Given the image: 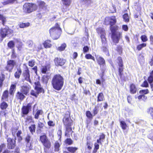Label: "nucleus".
<instances>
[{
	"instance_id": "nucleus-64",
	"label": "nucleus",
	"mask_w": 153,
	"mask_h": 153,
	"mask_svg": "<svg viewBox=\"0 0 153 153\" xmlns=\"http://www.w3.org/2000/svg\"><path fill=\"white\" fill-rule=\"evenodd\" d=\"M35 64V62L34 60H31L28 62V65L30 67H33Z\"/></svg>"
},
{
	"instance_id": "nucleus-46",
	"label": "nucleus",
	"mask_w": 153,
	"mask_h": 153,
	"mask_svg": "<svg viewBox=\"0 0 153 153\" xmlns=\"http://www.w3.org/2000/svg\"><path fill=\"white\" fill-rule=\"evenodd\" d=\"M110 29L111 32V34L115 33H116L117 32H116V31L118 29V27L116 26H110Z\"/></svg>"
},
{
	"instance_id": "nucleus-39",
	"label": "nucleus",
	"mask_w": 153,
	"mask_h": 153,
	"mask_svg": "<svg viewBox=\"0 0 153 153\" xmlns=\"http://www.w3.org/2000/svg\"><path fill=\"white\" fill-rule=\"evenodd\" d=\"M147 44L146 43H143L137 45L136 49L138 51L141 50L143 48L146 46Z\"/></svg>"
},
{
	"instance_id": "nucleus-3",
	"label": "nucleus",
	"mask_w": 153,
	"mask_h": 153,
	"mask_svg": "<svg viewBox=\"0 0 153 153\" xmlns=\"http://www.w3.org/2000/svg\"><path fill=\"white\" fill-rule=\"evenodd\" d=\"M50 36L53 40L59 39L61 33L62 29L58 23L55 24V26L51 28L49 30Z\"/></svg>"
},
{
	"instance_id": "nucleus-13",
	"label": "nucleus",
	"mask_w": 153,
	"mask_h": 153,
	"mask_svg": "<svg viewBox=\"0 0 153 153\" xmlns=\"http://www.w3.org/2000/svg\"><path fill=\"white\" fill-rule=\"evenodd\" d=\"M7 147L9 149H13L16 146V139L9 137L7 139Z\"/></svg>"
},
{
	"instance_id": "nucleus-6",
	"label": "nucleus",
	"mask_w": 153,
	"mask_h": 153,
	"mask_svg": "<svg viewBox=\"0 0 153 153\" xmlns=\"http://www.w3.org/2000/svg\"><path fill=\"white\" fill-rule=\"evenodd\" d=\"M34 83L35 85L34 89L36 91L33 90H32L30 92V94L36 98L39 94L40 93L44 94L45 91L43 88L41 87L40 82L38 81L35 82Z\"/></svg>"
},
{
	"instance_id": "nucleus-16",
	"label": "nucleus",
	"mask_w": 153,
	"mask_h": 153,
	"mask_svg": "<svg viewBox=\"0 0 153 153\" xmlns=\"http://www.w3.org/2000/svg\"><path fill=\"white\" fill-rule=\"evenodd\" d=\"M53 61L55 65L56 66H63L66 62L65 59L58 57H55L53 60Z\"/></svg>"
},
{
	"instance_id": "nucleus-55",
	"label": "nucleus",
	"mask_w": 153,
	"mask_h": 153,
	"mask_svg": "<svg viewBox=\"0 0 153 153\" xmlns=\"http://www.w3.org/2000/svg\"><path fill=\"white\" fill-rule=\"evenodd\" d=\"M105 35H101L100 37L101 39L102 43V44L105 45L106 44V39L105 36Z\"/></svg>"
},
{
	"instance_id": "nucleus-41",
	"label": "nucleus",
	"mask_w": 153,
	"mask_h": 153,
	"mask_svg": "<svg viewBox=\"0 0 153 153\" xmlns=\"http://www.w3.org/2000/svg\"><path fill=\"white\" fill-rule=\"evenodd\" d=\"M61 1L63 4L66 7H69L72 2L71 0H61Z\"/></svg>"
},
{
	"instance_id": "nucleus-29",
	"label": "nucleus",
	"mask_w": 153,
	"mask_h": 153,
	"mask_svg": "<svg viewBox=\"0 0 153 153\" xmlns=\"http://www.w3.org/2000/svg\"><path fill=\"white\" fill-rule=\"evenodd\" d=\"M105 100L104 94L102 92L98 94L97 97V102H99L103 101Z\"/></svg>"
},
{
	"instance_id": "nucleus-4",
	"label": "nucleus",
	"mask_w": 153,
	"mask_h": 153,
	"mask_svg": "<svg viewBox=\"0 0 153 153\" xmlns=\"http://www.w3.org/2000/svg\"><path fill=\"white\" fill-rule=\"evenodd\" d=\"M39 140L43 146L44 152L45 153L48 152L49 150L51 148L52 143L47 135L45 134L41 135L39 137Z\"/></svg>"
},
{
	"instance_id": "nucleus-57",
	"label": "nucleus",
	"mask_w": 153,
	"mask_h": 153,
	"mask_svg": "<svg viewBox=\"0 0 153 153\" xmlns=\"http://www.w3.org/2000/svg\"><path fill=\"white\" fill-rule=\"evenodd\" d=\"M86 145L88 149L89 150H91L92 148V143L90 141H86Z\"/></svg>"
},
{
	"instance_id": "nucleus-8",
	"label": "nucleus",
	"mask_w": 153,
	"mask_h": 153,
	"mask_svg": "<svg viewBox=\"0 0 153 153\" xmlns=\"http://www.w3.org/2000/svg\"><path fill=\"white\" fill-rule=\"evenodd\" d=\"M13 32V30L6 26L4 27H1L0 29V35L1 38V41L6 36H8Z\"/></svg>"
},
{
	"instance_id": "nucleus-63",
	"label": "nucleus",
	"mask_w": 153,
	"mask_h": 153,
	"mask_svg": "<svg viewBox=\"0 0 153 153\" xmlns=\"http://www.w3.org/2000/svg\"><path fill=\"white\" fill-rule=\"evenodd\" d=\"M140 86L142 87L147 88L149 87V84L147 81L145 80L144 81Z\"/></svg>"
},
{
	"instance_id": "nucleus-17",
	"label": "nucleus",
	"mask_w": 153,
	"mask_h": 153,
	"mask_svg": "<svg viewBox=\"0 0 153 153\" xmlns=\"http://www.w3.org/2000/svg\"><path fill=\"white\" fill-rule=\"evenodd\" d=\"M37 3L39 10V11L46 10L47 9L48 5L43 1L42 0L37 1Z\"/></svg>"
},
{
	"instance_id": "nucleus-10",
	"label": "nucleus",
	"mask_w": 153,
	"mask_h": 153,
	"mask_svg": "<svg viewBox=\"0 0 153 153\" xmlns=\"http://www.w3.org/2000/svg\"><path fill=\"white\" fill-rule=\"evenodd\" d=\"M32 103H28L26 105L23 106L21 108V116L24 117L25 115H27L31 111L32 109Z\"/></svg>"
},
{
	"instance_id": "nucleus-38",
	"label": "nucleus",
	"mask_w": 153,
	"mask_h": 153,
	"mask_svg": "<svg viewBox=\"0 0 153 153\" xmlns=\"http://www.w3.org/2000/svg\"><path fill=\"white\" fill-rule=\"evenodd\" d=\"M96 31L98 33L100 34L101 35H105V30L102 27H99L97 28L96 29Z\"/></svg>"
},
{
	"instance_id": "nucleus-33",
	"label": "nucleus",
	"mask_w": 153,
	"mask_h": 153,
	"mask_svg": "<svg viewBox=\"0 0 153 153\" xmlns=\"http://www.w3.org/2000/svg\"><path fill=\"white\" fill-rule=\"evenodd\" d=\"M18 3V2L17 0H7L6 1H4L2 3L4 5H5L9 4H12L13 3Z\"/></svg>"
},
{
	"instance_id": "nucleus-25",
	"label": "nucleus",
	"mask_w": 153,
	"mask_h": 153,
	"mask_svg": "<svg viewBox=\"0 0 153 153\" xmlns=\"http://www.w3.org/2000/svg\"><path fill=\"white\" fill-rule=\"evenodd\" d=\"M22 73V70L20 67L16 68V71L14 74L15 77L17 79H19Z\"/></svg>"
},
{
	"instance_id": "nucleus-12",
	"label": "nucleus",
	"mask_w": 153,
	"mask_h": 153,
	"mask_svg": "<svg viewBox=\"0 0 153 153\" xmlns=\"http://www.w3.org/2000/svg\"><path fill=\"white\" fill-rule=\"evenodd\" d=\"M16 64V62L15 60L12 59L8 60L7 61V65L5 69L6 71L11 72Z\"/></svg>"
},
{
	"instance_id": "nucleus-49",
	"label": "nucleus",
	"mask_w": 153,
	"mask_h": 153,
	"mask_svg": "<svg viewBox=\"0 0 153 153\" xmlns=\"http://www.w3.org/2000/svg\"><path fill=\"white\" fill-rule=\"evenodd\" d=\"M99 143H97V142L94 143V148L92 151V153H96L97 150L99 148V145L98 144Z\"/></svg>"
},
{
	"instance_id": "nucleus-11",
	"label": "nucleus",
	"mask_w": 153,
	"mask_h": 153,
	"mask_svg": "<svg viewBox=\"0 0 153 153\" xmlns=\"http://www.w3.org/2000/svg\"><path fill=\"white\" fill-rule=\"evenodd\" d=\"M96 59L100 67L101 68L102 66L103 67L100 68V69L102 71L104 72L106 68V62L105 59L101 56H96Z\"/></svg>"
},
{
	"instance_id": "nucleus-54",
	"label": "nucleus",
	"mask_w": 153,
	"mask_h": 153,
	"mask_svg": "<svg viewBox=\"0 0 153 153\" xmlns=\"http://www.w3.org/2000/svg\"><path fill=\"white\" fill-rule=\"evenodd\" d=\"M65 143L66 144L70 145L73 144V141L71 139L68 138L65 140Z\"/></svg>"
},
{
	"instance_id": "nucleus-22",
	"label": "nucleus",
	"mask_w": 153,
	"mask_h": 153,
	"mask_svg": "<svg viewBox=\"0 0 153 153\" xmlns=\"http://www.w3.org/2000/svg\"><path fill=\"white\" fill-rule=\"evenodd\" d=\"M129 91L131 94H134L136 93L137 88L135 84L131 83L129 86Z\"/></svg>"
},
{
	"instance_id": "nucleus-5",
	"label": "nucleus",
	"mask_w": 153,
	"mask_h": 153,
	"mask_svg": "<svg viewBox=\"0 0 153 153\" xmlns=\"http://www.w3.org/2000/svg\"><path fill=\"white\" fill-rule=\"evenodd\" d=\"M37 9V5L33 3H25L23 6V12L26 14L30 13L36 10Z\"/></svg>"
},
{
	"instance_id": "nucleus-21",
	"label": "nucleus",
	"mask_w": 153,
	"mask_h": 153,
	"mask_svg": "<svg viewBox=\"0 0 153 153\" xmlns=\"http://www.w3.org/2000/svg\"><path fill=\"white\" fill-rule=\"evenodd\" d=\"M17 83H16L11 85L9 89V94L13 96L16 89Z\"/></svg>"
},
{
	"instance_id": "nucleus-27",
	"label": "nucleus",
	"mask_w": 153,
	"mask_h": 153,
	"mask_svg": "<svg viewBox=\"0 0 153 153\" xmlns=\"http://www.w3.org/2000/svg\"><path fill=\"white\" fill-rule=\"evenodd\" d=\"M105 138V135L103 133H101L99 136V138L97 140V143H99L100 145L102 144V142Z\"/></svg>"
},
{
	"instance_id": "nucleus-35",
	"label": "nucleus",
	"mask_w": 153,
	"mask_h": 153,
	"mask_svg": "<svg viewBox=\"0 0 153 153\" xmlns=\"http://www.w3.org/2000/svg\"><path fill=\"white\" fill-rule=\"evenodd\" d=\"M116 21L115 16H112L109 19V24L110 26H113L115 24Z\"/></svg>"
},
{
	"instance_id": "nucleus-62",
	"label": "nucleus",
	"mask_w": 153,
	"mask_h": 153,
	"mask_svg": "<svg viewBox=\"0 0 153 153\" xmlns=\"http://www.w3.org/2000/svg\"><path fill=\"white\" fill-rule=\"evenodd\" d=\"M140 39L143 42L147 41L148 39L147 36L145 35H142L140 37Z\"/></svg>"
},
{
	"instance_id": "nucleus-58",
	"label": "nucleus",
	"mask_w": 153,
	"mask_h": 153,
	"mask_svg": "<svg viewBox=\"0 0 153 153\" xmlns=\"http://www.w3.org/2000/svg\"><path fill=\"white\" fill-rule=\"evenodd\" d=\"M49 76L47 75H44L42 78V81L43 83H47L48 81Z\"/></svg>"
},
{
	"instance_id": "nucleus-44",
	"label": "nucleus",
	"mask_w": 153,
	"mask_h": 153,
	"mask_svg": "<svg viewBox=\"0 0 153 153\" xmlns=\"http://www.w3.org/2000/svg\"><path fill=\"white\" fill-rule=\"evenodd\" d=\"M66 47L67 45L65 43H62L60 46L59 47L57 48V50L60 51H63L65 50Z\"/></svg>"
},
{
	"instance_id": "nucleus-45",
	"label": "nucleus",
	"mask_w": 153,
	"mask_h": 153,
	"mask_svg": "<svg viewBox=\"0 0 153 153\" xmlns=\"http://www.w3.org/2000/svg\"><path fill=\"white\" fill-rule=\"evenodd\" d=\"M116 50L119 55H121L123 53V49L122 46L120 45H118L116 48Z\"/></svg>"
},
{
	"instance_id": "nucleus-48",
	"label": "nucleus",
	"mask_w": 153,
	"mask_h": 153,
	"mask_svg": "<svg viewBox=\"0 0 153 153\" xmlns=\"http://www.w3.org/2000/svg\"><path fill=\"white\" fill-rule=\"evenodd\" d=\"M123 20L124 22L127 23L129 21V17L128 13H125L123 16Z\"/></svg>"
},
{
	"instance_id": "nucleus-59",
	"label": "nucleus",
	"mask_w": 153,
	"mask_h": 153,
	"mask_svg": "<svg viewBox=\"0 0 153 153\" xmlns=\"http://www.w3.org/2000/svg\"><path fill=\"white\" fill-rule=\"evenodd\" d=\"M137 98L139 100H140L142 99V100L145 101L147 99V97L144 95L140 94L137 97Z\"/></svg>"
},
{
	"instance_id": "nucleus-47",
	"label": "nucleus",
	"mask_w": 153,
	"mask_h": 153,
	"mask_svg": "<svg viewBox=\"0 0 153 153\" xmlns=\"http://www.w3.org/2000/svg\"><path fill=\"white\" fill-rule=\"evenodd\" d=\"M86 117L88 119L92 120L93 118L94 115L92 114L91 112L89 111H87L86 112Z\"/></svg>"
},
{
	"instance_id": "nucleus-52",
	"label": "nucleus",
	"mask_w": 153,
	"mask_h": 153,
	"mask_svg": "<svg viewBox=\"0 0 153 153\" xmlns=\"http://www.w3.org/2000/svg\"><path fill=\"white\" fill-rule=\"evenodd\" d=\"M139 93L140 94H142L145 95L149 93V91L148 89H142L140 90Z\"/></svg>"
},
{
	"instance_id": "nucleus-40",
	"label": "nucleus",
	"mask_w": 153,
	"mask_h": 153,
	"mask_svg": "<svg viewBox=\"0 0 153 153\" xmlns=\"http://www.w3.org/2000/svg\"><path fill=\"white\" fill-rule=\"evenodd\" d=\"M19 127H13L11 129L12 134L13 136H15V135H16L17 132H18Z\"/></svg>"
},
{
	"instance_id": "nucleus-31",
	"label": "nucleus",
	"mask_w": 153,
	"mask_h": 153,
	"mask_svg": "<svg viewBox=\"0 0 153 153\" xmlns=\"http://www.w3.org/2000/svg\"><path fill=\"white\" fill-rule=\"evenodd\" d=\"M25 123H34V121L31 116H28L25 118Z\"/></svg>"
},
{
	"instance_id": "nucleus-28",
	"label": "nucleus",
	"mask_w": 153,
	"mask_h": 153,
	"mask_svg": "<svg viewBox=\"0 0 153 153\" xmlns=\"http://www.w3.org/2000/svg\"><path fill=\"white\" fill-rule=\"evenodd\" d=\"M101 81L99 79H97L96 80V84L97 85H102L103 86L104 84L105 83V79L103 77V75H102L101 76Z\"/></svg>"
},
{
	"instance_id": "nucleus-43",
	"label": "nucleus",
	"mask_w": 153,
	"mask_h": 153,
	"mask_svg": "<svg viewBox=\"0 0 153 153\" xmlns=\"http://www.w3.org/2000/svg\"><path fill=\"white\" fill-rule=\"evenodd\" d=\"M30 25L29 22H27L26 23L21 22L19 24V27L20 28H24L29 27Z\"/></svg>"
},
{
	"instance_id": "nucleus-32",
	"label": "nucleus",
	"mask_w": 153,
	"mask_h": 153,
	"mask_svg": "<svg viewBox=\"0 0 153 153\" xmlns=\"http://www.w3.org/2000/svg\"><path fill=\"white\" fill-rule=\"evenodd\" d=\"M29 130L32 135H33L35 132L36 129V125L35 124L31 125L29 127Z\"/></svg>"
},
{
	"instance_id": "nucleus-56",
	"label": "nucleus",
	"mask_w": 153,
	"mask_h": 153,
	"mask_svg": "<svg viewBox=\"0 0 153 153\" xmlns=\"http://www.w3.org/2000/svg\"><path fill=\"white\" fill-rule=\"evenodd\" d=\"M99 111V108L98 106H96L92 110L93 115L94 116L97 115Z\"/></svg>"
},
{
	"instance_id": "nucleus-7",
	"label": "nucleus",
	"mask_w": 153,
	"mask_h": 153,
	"mask_svg": "<svg viewBox=\"0 0 153 153\" xmlns=\"http://www.w3.org/2000/svg\"><path fill=\"white\" fill-rule=\"evenodd\" d=\"M9 96L8 91L7 90H4L2 93L1 99L3 101L0 104V108L1 110H6L8 107V105L4 101H8Z\"/></svg>"
},
{
	"instance_id": "nucleus-61",
	"label": "nucleus",
	"mask_w": 153,
	"mask_h": 153,
	"mask_svg": "<svg viewBox=\"0 0 153 153\" xmlns=\"http://www.w3.org/2000/svg\"><path fill=\"white\" fill-rule=\"evenodd\" d=\"M17 57V55L14 49L12 50V53L11 55V58L12 59H15Z\"/></svg>"
},
{
	"instance_id": "nucleus-53",
	"label": "nucleus",
	"mask_w": 153,
	"mask_h": 153,
	"mask_svg": "<svg viewBox=\"0 0 153 153\" xmlns=\"http://www.w3.org/2000/svg\"><path fill=\"white\" fill-rule=\"evenodd\" d=\"M0 20L2 21V23L3 26L5 25V23L6 22V18L2 14H0Z\"/></svg>"
},
{
	"instance_id": "nucleus-60",
	"label": "nucleus",
	"mask_w": 153,
	"mask_h": 153,
	"mask_svg": "<svg viewBox=\"0 0 153 153\" xmlns=\"http://www.w3.org/2000/svg\"><path fill=\"white\" fill-rule=\"evenodd\" d=\"M147 113L150 114L153 119V108L150 107L147 109Z\"/></svg>"
},
{
	"instance_id": "nucleus-42",
	"label": "nucleus",
	"mask_w": 153,
	"mask_h": 153,
	"mask_svg": "<svg viewBox=\"0 0 153 153\" xmlns=\"http://www.w3.org/2000/svg\"><path fill=\"white\" fill-rule=\"evenodd\" d=\"M22 134V131L21 130H19L16 134V136L18 137V141L19 142H20L22 140L23 138L21 136V134Z\"/></svg>"
},
{
	"instance_id": "nucleus-23",
	"label": "nucleus",
	"mask_w": 153,
	"mask_h": 153,
	"mask_svg": "<svg viewBox=\"0 0 153 153\" xmlns=\"http://www.w3.org/2000/svg\"><path fill=\"white\" fill-rule=\"evenodd\" d=\"M51 68L50 64H46L45 65L42 66L41 70V72L43 74H46L47 71L49 70Z\"/></svg>"
},
{
	"instance_id": "nucleus-51",
	"label": "nucleus",
	"mask_w": 153,
	"mask_h": 153,
	"mask_svg": "<svg viewBox=\"0 0 153 153\" xmlns=\"http://www.w3.org/2000/svg\"><path fill=\"white\" fill-rule=\"evenodd\" d=\"M8 47L10 49L13 48L15 47V43L13 41H10L7 43Z\"/></svg>"
},
{
	"instance_id": "nucleus-19",
	"label": "nucleus",
	"mask_w": 153,
	"mask_h": 153,
	"mask_svg": "<svg viewBox=\"0 0 153 153\" xmlns=\"http://www.w3.org/2000/svg\"><path fill=\"white\" fill-rule=\"evenodd\" d=\"M31 87L29 85H23L21 87L20 91L25 95H28Z\"/></svg>"
},
{
	"instance_id": "nucleus-14",
	"label": "nucleus",
	"mask_w": 153,
	"mask_h": 153,
	"mask_svg": "<svg viewBox=\"0 0 153 153\" xmlns=\"http://www.w3.org/2000/svg\"><path fill=\"white\" fill-rule=\"evenodd\" d=\"M23 65L25 67V68L23 71L22 75L25 80L31 83V80L30 79V71L29 68L26 64H24Z\"/></svg>"
},
{
	"instance_id": "nucleus-37",
	"label": "nucleus",
	"mask_w": 153,
	"mask_h": 153,
	"mask_svg": "<svg viewBox=\"0 0 153 153\" xmlns=\"http://www.w3.org/2000/svg\"><path fill=\"white\" fill-rule=\"evenodd\" d=\"M5 75L3 73H1L0 74V87H2L3 82L5 79Z\"/></svg>"
},
{
	"instance_id": "nucleus-34",
	"label": "nucleus",
	"mask_w": 153,
	"mask_h": 153,
	"mask_svg": "<svg viewBox=\"0 0 153 153\" xmlns=\"http://www.w3.org/2000/svg\"><path fill=\"white\" fill-rule=\"evenodd\" d=\"M120 126L123 130H126L128 127L127 125L124 121L120 120Z\"/></svg>"
},
{
	"instance_id": "nucleus-15",
	"label": "nucleus",
	"mask_w": 153,
	"mask_h": 153,
	"mask_svg": "<svg viewBox=\"0 0 153 153\" xmlns=\"http://www.w3.org/2000/svg\"><path fill=\"white\" fill-rule=\"evenodd\" d=\"M25 140L26 143V149L27 150H30L32 149V146L31 141L32 140L31 136L29 134H27L25 138Z\"/></svg>"
},
{
	"instance_id": "nucleus-26",
	"label": "nucleus",
	"mask_w": 153,
	"mask_h": 153,
	"mask_svg": "<svg viewBox=\"0 0 153 153\" xmlns=\"http://www.w3.org/2000/svg\"><path fill=\"white\" fill-rule=\"evenodd\" d=\"M65 149L67 151L70 153H75L78 149L77 147L73 146L67 147L65 148Z\"/></svg>"
},
{
	"instance_id": "nucleus-24",
	"label": "nucleus",
	"mask_w": 153,
	"mask_h": 153,
	"mask_svg": "<svg viewBox=\"0 0 153 153\" xmlns=\"http://www.w3.org/2000/svg\"><path fill=\"white\" fill-rule=\"evenodd\" d=\"M42 44L44 47L45 48H50L52 45L51 41L49 39H47L45 40Z\"/></svg>"
},
{
	"instance_id": "nucleus-36",
	"label": "nucleus",
	"mask_w": 153,
	"mask_h": 153,
	"mask_svg": "<svg viewBox=\"0 0 153 153\" xmlns=\"http://www.w3.org/2000/svg\"><path fill=\"white\" fill-rule=\"evenodd\" d=\"M43 111L42 110H37L34 115V118L35 119H38L39 117V116L43 114Z\"/></svg>"
},
{
	"instance_id": "nucleus-18",
	"label": "nucleus",
	"mask_w": 153,
	"mask_h": 153,
	"mask_svg": "<svg viewBox=\"0 0 153 153\" xmlns=\"http://www.w3.org/2000/svg\"><path fill=\"white\" fill-rule=\"evenodd\" d=\"M121 36V33L119 32H117L116 33H113L111 34V38L112 41L116 44L119 42Z\"/></svg>"
},
{
	"instance_id": "nucleus-20",
	"label": "nucleus",
	"mask_w": 153,
	"mask_h": 153,
	"mask_svg": "<svg viewBox=\"0 0 153 153\" xmlns=\"http://www.w3.org/2000/svg\"><path fill=\"white\" fill-rule=\"evenodd\" d=\"M25 98V95L20 91H18L16 93L15 98L20 102L22 101Z\"/></svg>"
},
{
	"instance_id": "nucleus-2",
	"label": "nucleus",
	"mask_w": 153,
	"mask_h": 153,
	"mask_svg": "<svg viewBox=\"0 0 153 153\" xmlns=\"http://www.w3.org/2000/svg\"><path fill=\"white\" fill-rule=\"evenodd\" d=\"M62 122L66 129L65 135L67 137H70L69 133L71 132L72 135V133L73 132L71 127L73 123V121L70 117V114L69 112L66 113L62 119Z\"/></svg>"
},
{
	"instance_id": "nucleus-1",
	"label": "nucleus",
	"mask_w": 153,
	"mask_h": 153,
	"mask_svg": "<svg viewBox=\"0 0 153 153\" xmlns=\"http://www.w3.org/2000/svg\"><path fill=\"white\" fill-rule=\"evenodd\" d=\"M64 79L60 74H56L52 77L51 83L53 88L55 90H60L64 84Z\"/></svg>"
},
{
	"instance_id": "nucleus-9",
	"label": "nucleus",
	"mask_w": 153,
	"mask_h": 153,
	"mask_svg": "<svg viewBox=\"0 0 153 153\" xmlns=\"http://www.w3.org/2000/svg\"><path fill=\"white\" fill-rule=\"evenodd\" d=\"M117 63L118 66V75L121 79L123 78L124 75L123 71L124 66L122 58L121 56H118L117 58Z\"/></svg>"
},
{
	"instance_id": "nucleus-50",
	"label": "nucleus",
	"mask_w": 153,
	"mask_h": 153,
	"mask_svg": "<svg viewBox=\"0 0 153 153\" xmlns=\"http://www.w3.org/2000/svg\"><path fill=\"white\" fill-rule=\"evenodd\" d=\"M85 58L87 59H91L94 61H95V59L94 57L90 53L86 54L85 56Z\"/></svg>"
},
{
	"instance_id": "nucleus-30",
	"label": "nucleus",
	"mask_w": 153,
	"mask_h": 153,
	"mask_svg": "<svg viewBox=\"0 0 153 153\" xmlns=\"http://www.w3.org/2000/svg\"><path fill=\"white\" fill-rule=\"evenodd\" d=\"M61 144L58 141H56L54 144V151L55 152H58L60 150V147Z\"/></svg>"
}]
</instances>
